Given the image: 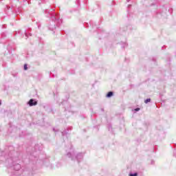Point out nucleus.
Masks as SVG:
<instances>
[{
  "label": "nucleus",
  "instance_id": "f257e3e1",
  "mask_svg": "<svg viewBox=\"0 0 176 176\" xmlns=\"http://www.w3.org/2000/svg\"><path fill=\"white\" fill-rule=\"evenodd\" d=\"M14 160H16V158H8L7 163H8L9 167H14V170L19 171L21 168V165L20 164H14Z\"/></svg>",
  "mask_w": 176,
  "mask_h": 176
},
{
  "label": "nucleus",
  "instance_id": "f03ea898",
  "mask_svg": "<svg viewBox=\"0 0 176 176\" xmlns=\"http://www.w3.org/2000/svg\"><path fill=\"white\" fill-rule=\"evenodd\" d=\"M52 21H54L55 24H56L57 27L63 23V20L60 19L58 15H52Z\"/></svg>",
  "mask_w": 176,
  "mask_h": 176
},
{
  "label": "nucleus",
  "instance_id": "7ed1b4c3",
  "mask_svg": "<svg viewBox=\"0 0 176 176\" xmlns=\"http://www.w3.org/2000/svg\"><path fill=\"white\" fill-rule=\"evenodd\" d=\"M28 105H30V107H34L35 105L38 104V102H36L35 100L34 99H30L29 100V102H28Z\"/></svg>",
  "mask_w": 176,
  "mask_h": 176
},
{
  "label": "nucleus",
  "instance_id": "20e7f679",
  "mask_svg": "<svg viewBox=\"0 0 176 176\" xmlns=\"http://www.w3.org/2000/svg\"><path fill=\"white\" fill-rule=\"evenodd\" d=\"M76 159L77 160V162H80V160H82V159H83V154L82 153H78L76 157Z\"/></svg>",
  "mask_w": 176,
  "mask_h": 176
},
{
  "label": "nucleus",
  "instance_id": "39448f33",
  "mask_svg": "<svg viewBox=\"0 0 176 176\" xmlns=\"http://www.w3.org/2000/svg\"><path fill=\"white\" fill-rule=\"evenodd\" d=\"M112 96H113V91H109L108 92V94H107L106 97L107 98H111V97H112Z\"/></svg>",
  "mask_w": 176,
  "mask_h": 176
},
{
  "label": "nucleus",
  "instance_id": "423d86ee",
  "mask_svg": "<svg viewBox=\"0 0 176 176\" xmlns=\"http://www.w3.org/2000/svg\"><path fill=\"white\" fill-rule=\"evenodd\" d=\"M67 155L68 157H72V160H74V155H72L71 153H68Z\"/></svg>",
  "mask_w": 176,
  "mask_h": 176
},
{
  "label": "nucleus",
  "instance_id": "0eeeda50",
  "mask_svg": "<svg viewBox=\"0 0 176 176\" xmlns=\"http://www.w3.org/2000/svg\"><path fill=\"white\" fill-rule=\"evenodd\" d=\"M145 104H148V102H151V98H147L145 101H144Z\"/></svg>",
  "mask_w": 176,
  "mask_h": 176
},
{
  "label": "nucleus",
  "instance_id": "6e6552de",
  "mask_svg": "<svg viewBox=\"0 0 176 176\" xmlns=\"http://www.w3.org/2000/svg\"><path fill=\"white\" fill-rule=\"evenodd\" d=\"M138 173H131L129 175V176H138Z\"/></svg>",
  "mask_w": 176,
  "mask_h": 176
},
{
  "label": "nucleus",
  "instance_id": "1a4fd4ad",
  "mask_svg": "<svg viewBox=\"0 0 176 176\" xmlns=\"http://www.w3.org/2000/svg\"><path fill=\"white\" fill-rule=\"evenodd\" d=\"M24 69L25 71H27V69H28V67H27V64L24 65Z\"/></svg>",
  "mask_w": 176,
  "mask_h": 176
},
{
  "label": "nucleus",
  "instance_id": "9d476101",
  "mask_svg": "<svg viewBox=\"0 0 176 176\" xmlns=\"http://www.w3.org/2000/svg\"><path fill=\"white\" fill-rule=\"evenodd\" d=\"M135 112H138V111H140V108L135 109Z\"/></svg>",
  "mask_w": 176,
  "mask_h": 176
},
{
  "label": "nucleus",
  "instance_id": "9b49d317",
  "mask_svg": "<svg viewBox=\"0 0 176 176\" xmlns=\"http://www.w3.org/2000/svg\"><path fill=\"white\" fill-rule=\"evenodd\" d=\"M25 35L26 38H28V34H27V32H25Z\"/></svg>",
  "mask_w": 176,
  "mask_h": 176
},
{
  "label": "nucleus",
  "instance_id": "f8f14e48",
  "mask_svg": "<svg viewBox=\"0 0 176 176\" xmlns=\"http://www.w3.org/2000/svg\"><path fill=\"white\" fill-rule=\"evenodd\" d=\"M54 29H56V26L52 28V30H54Z\"/></svg>",
  "mask_w": 176,
  "mask_h": 176
},
{
  "label": "nucleus",
  "instance_id": "ddd939ff",
  "mask_svg": "<svg viewBox=\"0 0 176 176\" xmlns=\"http://www.w3.org/2000/svg\"><path fill=\"white\" fill-rule=\"evenodd\" d=\"M127 2H130V0H126Z\"/></svg>",
  "mask_w": 176,
  "mask_h": 176
},
{
  "label": "nucleus",
  "instance_id": "4468645a",
  "mask_svg": "<svg viewBox=\"0 0 176 176\" xmlns=\"http://www.w3.org/2000/svg\"><path fill=\"white\" fill-rule=\"evenodd\" d=\"M70 148H72V144H70Z\"/></svg>",
  "mask_w": 176,
  "mask_h": 176
},
{
  "label": "nucleus",
  "instance_id": "2eb2a0df",
  "mask_svg": "<svg viewBox=\"0 0 176 176\" xmlns=\"http://www.w3.org/2000/svg\"><path fill=\"white\" fill-rule=\"evenodd\" d=\"M53 130H54V131H56V129H54Z\"/></svg>",
  "mask_w": 176,
  "mask_h": 176
},
{
  "label": "nucleus",
  "instance_id": "dca6fc26",
  "mask_svg": "<svg viewBox=\"0 0 176 176\" xmlns=\"http://www.w3.org/2000/svg\"><path fill=\"white\" fill-rule=\"evenodd\" d=\"M125 46H127V44H125Z\"/></svg>",
  "mask_w": 176,
  "mask_h": 176
},
{
  "label": "nucleus",
  "instance_id": "f3484780",
  "mask_svg": "<svg viewBox=\"0 0 176 176\" xmlns=\"http://www.w3.org/2000/svg\"><path fill=\"white\" fill-rule=\"evenodd\" d=\"M102 111H104V109H102Z\"/></svg>",
  "mask_w": 176,
  "mask_h": 176
},
{
  "label": "nucleus",
  "instance_id": "a211bd4d",
  "mask_svg": "<svg viewBox=\"0 0 176 176\" xmlns=\"http://www.w3.org/2000/svg\"><path fill=\"white\" fill-rule=\"evenodd\" d=\"M130 6H131L129 5V8H130Z\"/></svg>",
  "mask_w": 176,
  "mask_h": 176
},
{
  "label": "nucleus",
  "instance_id": "6ab92c4d",
  "mask_svg": "<svg viewBox=\"0 0 176 176\" xmlns=\"http://www.w3.org/2000/svg\"><path fill=\"white\" fill-rule=\"evenodd\" d=\"M30 36H31V34H30Z\"/></svg>",
  "mask_w": 176,
  "mask_h": 176
},
{
  "label": "nucleus",
  "instance_id": "aec40b11",
  "mask_svg": "<svg viewBox=\"0 0 176 176\" xmlns=\"http://www.w3.org/2000/svg\"><path fill=\"white\" fill-rule=\"evenodd\" d=\"M1 102H0V105H1Z\"/></svg>",
  "mask_w": 176,
  "mask_h": 176
}]
</instances>
